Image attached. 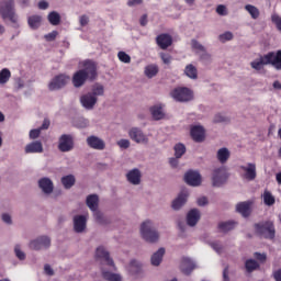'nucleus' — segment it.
<instances>
[{
  "mask_svg": "<svg viewBox=\"0 0 281 281\" xmlns=\"http://www.w3.org/2000/svg\"><path fill=\"white\" fill-rule=\"evenodd\" d=\"M268 65H271L276 70H281V49L269 52L250 64L251 68L257 71H260L263 66Z\"/></svg>",
  "mask_w": 281,
  "mask_h": 281,
  "instance_id": "1",
  "label": "nucleus"
},
{
  "mask_svg": "<svg viewBox=\"0 0 281 281\" xmlns=\"http://www.w3.org/2000/svg\"><path fill=\"white\" fill-rule=\"evenodd\" d=\"M0 16L3 21H10L14 30H19V15L16 9H14V0H2L0 1Z\"/></svg>",
  "mask_w": 281,
  "mask_h": 281,
  "instance_id": "2",
  "label": "nucleus"
},
{
  "mask_svg": "<svg viewBox=\"0 0 281 281\" xmlns=\"http://www.w3.org/2000/svg\"><path fill=\"white\" fill-rule=\"evenodd\" d=\"M140 236L146 243H159V231L153 221L147 220L140 224Z\"/></svg>",
  "mask_w": 281,
  "mask_h": 281,
  "instance_id": "3",
  "label": "nucleus"
},
{
  "mask_svg": "<svg viewBox=\"0 0 281 281\" xmlns=\"http://www.w3.org/2000/svg\"><path fill=\"white\" fill-rule=\"evenodd\" d=\"M255 231L258 236L266 239H273L276 235L274 225L271 221L256 223Z\"/></svg>",
  "mask_w": 281,
  "mask_h": 281,
  "instance_id": "4",
  "label": "nucleus"
},
{
  "mask_svg": "<svg viewBox=\"0 0 281 281\" xmlns=\"http://www.w3.org/2000/svg\"><path fill=\"white\" fill-rule=\"evenodd\" d=\"M94 258L97 262H100V265H102V267H104L105 265L106 267H110L112 271H115V262L113 261V258H111L109 250H106L104 246H99L95 249Z\"/></svg>",
  "mask_w": 281,
  "mask_h": 281,
  "instance_id": "5",
  "label": "nucleus"
},
{
  "mask_svg": "<svg viewBox=\"0 0 281 281\" xmlns=\"http://www.w3.org/2000/svg\"><path fill=\"white\" fill-rule=\"evenodd\" d=\"M52 247V238L47 235H42L32 239L29 243V248L33 251H45Z\"/></svg>",
  "mask_w": 281,
  "mask_h": 281,
  "instance_id": "6",
  "label": "nucleus"
},
{
  "mask_svg": "<svg viewBox=\"0 0 281 281\" xmlns=\"http://www.w3.org/2000/svg\"><path fill=\"white\" fill-rule=\"evenodd\" d=\"M81 65L83 68L80 70L83 71L90 82H93L98 78V64L91 59H86Z\"/></svg>",
  "mask_w": 281,
  "mask_h": 281,
  "instance_id": "7",
  "label": "nucleus"
},
{
  "mask_svg": "<svg viewBox=\"0 0 281 281\" xmlns=\"http://www.w3.org/2000/svg\"><path fill=\"white\" fill-rule=\"evenodd\" d=\"M227 170L225 169V167H220L214 169L213 171V176H212V183L213 187L220 188L223 184H225V182H227Z\"/></svg>",
  "mask_w": 281,
  "mask_h": 281,
  "instance_id": "8",
  "label": "nucleus"
},
{
  "mask_svg": "<svg viewBox=\"0 0 281 281\" xmlns=\"http://www.w3.org/2000/svg\"><path fill=\"white\" fill-rule=\"evenodd\" d=\"M127 273L134 278H144V263L137 259H132L126 267Z\"/></svg>",
  "mask_w": 281,
  "mask_h": 281,
  "instance_id": "9",
  "label": "nucleus"
},
{
  "mask_svg": "<svg viewBox=\"0 0 281 281\" xmlns=\"http://www.w3.org/2000/svg\"><path fill=\"white\" fill-rule=\"evenodd\" d=\"M67 82H69V76L63 74L57 75L48 83V89L50 91H59V89L67 87Z\"/></svg>",
  "mask_w": 281,
  "mask_h": 281,
  "instance_id": "10",
  "label": "nucleus"
},
{
  "mask_svg": "<svg viewBox=\"0 0 281 281\" xmlns=\"http://www.w3.org/2000/svg\"><path fill=\"white\" fill-rule=\"evenodd\" d=\"M58 150L60 153H69L74 150V136L70 134H63L58 140Z\"/></svg>",
  "mask_w": 281,
  "mask_h": 281,
  "instance_id": "11",
  "label": "nucleus"
},
{
  "mask_svg": "<svg viewBox=\"0 0 281 281\" xmlns=\"http://www.w3.org/2000/svg\"><path fill=\"white\" fill-rule=\"evenodd\" d=\"M128 135L136 144H148V136L139 127H132Z\"/></svg>",
  "mask_w": 281,
  "mask_h": 281,
  "instance_id": "12",
  "label": "nucleus"
},
{
  "mask_svg": "<svg viewBox=\"0 0 281 281\" xmlns=\"http://www.w3.org/2000/svg\"><path fill=\"white\" fill-rule=\"evenodd\" d=\"M86 143L89 148H92V150H104V148H106V143L104 139L95 135L88 136Z\"/></svg>",
  "mask_w": 281,
  "mask_h": 281,
  "instance_id": "13",
  "label": "nucleus"
},
{
  "mask_svg": "<svg viewBox=\"0 0 281 281\" xmlns=\"http://www.w3.org/2000/svg\"><path fill=\"white\" fill-rule=\"evenodd\" d=\"M194 99V92L188 87L177 88V101L178 102H190Z\"/></svg>",
  "mask_w": 281,
  "mask_h": 281,
  "instance_id": "14",
  "label": "nucleus"
},
{
  "mask_svg": "<svg viewBox=\"0 0 281 281\" xmlns=\"http://www.w3.org/2000/svg\"><path fill=\"white\" fill-rule=\"evenodd\" d=\"M74 232L83 234L87 229V215H75L72 218Z\"/></svg>",
  "mask_w": 281,
  "mask_h": 281,
  "instance_id": "15",
  "label": "nucleus"
},
{
  "mask_svg": "<svg viewBox=\"0 0 281 281\" xmlns=\"http://www.w3.org/2000/svg\"><path fill=\"white\" fill-rule=\"evenodd\" d=\"M80 104L86 111H93L98 104V98H94L88 92L80 97Z\"/></svg>",
  "mask_w": 281,
  "mask_h": 281,
  "instance_id": "16",
  "label": "nucleus"
},
{
  "mask_svg": "<svg viewBox=\"0 0 281 281\" xmlns=\"http://www.w3.org/2000/svg\"><path fill=\"white\" fill-rule=\"evenodd\" d=\"M184 181L191 187H199L201 186V173H199V171L189 170L184 175Z\"/></svg>",
  "mask_w": 281,
  "mask_h": 281,
  "instance_id": "17",
  "label": "nucleus"
},
{
  "mask_svg": "<svg viewBox=\"0 0 281 281\" xmlns=\"http://www.w3.org/2000/svg\"><path fill=\"white\" fill-rule=\"evenodd\" d=\"M240 170H243L244 179L247 181H254L257 178V170H256V164L255 162H248L247 166L241 165Z\"/></svg>",
  "mask_w": 281,
  "mask_h": 281,
  "instance_id": "18",
  "label": "nucleus"
},
{
  "mask_svg": "<svg viewBox=\"0 0 281 281\" xmlns=\"http://www.w3.org/2000/svg\"><path fill=\"white\" fill-rule=\"evenodd\" d=\"M191 137L195 143L205 142V128L201 125H194L191 127Z\"/></svg>",
  "mask_w": 281,
  "mask_h": 281,
  "instance_id": "19",
  "label": "nucleus"
},
{
  "mask_svg": "<svg viewBox=\"0 0 281 281\" xmlns=\"http://www.w3.org/2000/svg\"><path fill=\"white\" fill-rule=\"evenodd\" d=\"M156 45L160 47V49H168L172 45V36L168 33L159 34L156 37Z\"/></svg>",
  "mask_w": 281,
  "mask_h": 281,
  "instance_id": "20",
  "label": "nucleus"
},
{
  "mask_svg": "<svg viewBox=\"0 0 281 281\" xmlns=\"http://www.w3.org/2000/svg\"><path fill=\"white\" fill-rule=\"evenodd\" d=\"M87 80H89V77L85 74V70H78L72 76V85L76 89L85 87Z\"/></svg>",
  "mask_w": 281,
  "mask_h": 281,
  "instance_id": "21",
  "label": "nucleus"
},
{
  "mask_svg": "<svg viewBox=\"0 0 281 281\" xmlns=\"http://www.w3.org/2000/svg\"><path fill=\"white\" fill-rule=\"evenodd\" d=\"M149 113L151 114L153 120L155 122H159V120H164L166 117V112H164V104L157 103L149 108Z\"/></svg>",
  "mask_w": 281,
  "mask_h": 281,
  "instance_id": "22",
  "label": "nucleus"
},
{
  "mask_svg": "<svg viewBox=\"0 0 281 281\" xmlns=\"http://www.w3.org/2000/svg\"><path fill=\"white\" fill-rule=\"evenodd\" d=\"M196 268V265H194V261L190 258H182L180 263V270L184 276H190L192 271Z\"/></svg>",
  "mask_w": 281,
  "mask_h": 281,
  "instance_id": "23",
  "label": "nucleus"
},
{
  "mask_svg": "<svg viewBox=\"0 0 281 281\" xmlns=\"http://www.w3.org/2000/svg\"><path fill=\"white\" fill-rule=\"evenodd\" d=\"M126 179L132 186H139L142 183V171L134 168L126 173Z\"/></svg>",
  "mask_w": 281,
  "mask_h": 281,
  "instance_id": "24",
  "label": "nucleus"
},
{
  "mask_svg": "<svg viewBox=\"0 0 281 281\" xmlns=\"http://www.w3.org/2000/svg\"><path fill=\"white\" fill-rule=\"evenodd\" d=\"M38 188L44 194H52L54 192V182L52 179L44 177L38 180Z\"/></svg>",
  "mask_w": 281,
  "mask_h": 281,
  "instance_id": "25",
  "label": "nucleus"
},
{
  "mask_svg": "<svg viewBox=\"0 0 281 281\" xmlns=\"http://www.w3.org/2000/svg\"><path fill=\"white\" fill-rule=\"evenodd\" d=\"M201 220V211L199 209H191L187 214V224L190 227L196 226L199 221Z\"/></svg>",
  "mask_w": 281,
  "mask_h": 281,
  "instance_id": "26",
  "label": "nucleus"
},
{
  "mask_svg": "<svg viewBox=\"0 0 281 281\" xmlns=\"http://www.w3.org/2000/svg\"><path fill=\"white\" fill-rule=\"evenodd\" d=\"M43 150V143L41 140H34L27 144L24 148L26 155L41 154Z\"/></svg>",
  "mask_w": 281,
  "mask_h": 281,
  "instance_id": "27",
  "label": "nucleus"
},
{
  "mask_svg": "<svg viewBox=\"0 0 281 281\" xmlns=\"http://www.w3.org/2000/svg\"><path fill=\"white\" fill-rule=\"evenodd\" d=\"M164 256H166V248L160 247L157 251H155L150 257V262L153 267H159L164 261Z\"/></svg>",
  "mask_w": 281,
  "mask_h": 281,
  "instance_id": "28",
  "label": "nucleus"
},
{
  "mask_svg": "<svg viewBox=\"0 0 281 281\" xmlns=\"http://www.w3.org/2000/svg\"><path fill=\"white\" fill-rule=\"evenodd\" d=\"M236 210L244 217H249V215L251 214V202H239L236 206Z\"/></svg>",
  "mask_w": 281,
  "mask_h": 281,
  "instance_id": "29",
  "label": "nucleus"
},
{
  "mask_svg": "<svg viewBox=\"0 0 281 281\" xmlns=\"http://www.w3.org/2000/svg\"><path fill=\"white\" fill-rule=\"evenodd\" d=\"M100 203V198L98 194H90L86 199V205L91 210V212H95L98 210V205Z\"/></svg>",
  "mask_w": 281,
  "mask_h": 281,
  "instance_id": "30",
  "label": "nucleus"
},
{
  "mask_svg": "<svg viewBox=\"0 0 281 281\" xmlns=\"http://www.w3.org/2000/svg\"><path fill=\"white\" fill-rule=\"evenodd\" d=\"M101 274L102 278L106 281H122V276L119 273H113L109 270H106V268L101 267Z\"/></svg>",
  "mask_w": 281,
  "mask_h": 281,
  "instance_id": "31",
  "label": "nucleus"
},
{
  "mask_svg": "<svg viewBox=\"0 0 281 281\" xmlns=\"http://www.w3.org/2000/svg\"><path fill=\"white\" fill-rule=\"evenodd\" d=\"M61 186H64L65 190H71L76 186V176L68 175L61 177Z\"/></svg>",
  "mask_w": 281,
  "mask_h": 281,
  "instance_id": "32",
  "label": "nucleus"
},
{
  "mask_svg": "<svg viewBox=\"0 0 281 281\" xmlns=\"http://www.w3.org/2000/svg\"><path fill=\"white\" fill-rule=\"evenodd\" d=\"M42 22L43 16L41 15H31L27 18L29 27H31V30H38Z\"/></svg>",
  "mask_w": 281,
  "mask_h": 281,
  "instance_id": "33",
  "label": "nucleus"
},
{
  "mask_svg": "<svg viewBox=\"0 0 281 281\" xmlns=\"http://www.w3.org/2000/svg\"><path fill=\"white\" fill-rule=\"evenodd\" d=\"M184 75L192 80H196L199 78V70L194 65L189 64L184 68Z\"/></svg>",
  "mask_w": 281,
  "mask_h": 281,
  "instance_id": "34",
  "label": "nucleus"
},
{
  "mask_svg": "<svg viewBox=\"0 0 281 281\" xmlns=\"http://www.w3.org/2000/svg\"><path fill=\"white\" fill-rule=\"evenodd\" d=\"M229 149L227 147H222L217 150V160L223 165L229 160Z\"/></svg>",
  "mask_w": 281,
  "mask_h": 281,
  "instance_id": "35",
  "label": "nucleus"
},
{
  "mask_svg": "<svg viewBox=\"0 0 281 281\" xmlns=\"http://www.w3.org/2000/svg\"><path fill=\"white\" fill-rule=\"evenodd\" d=\"M72 126L75 128H89V119H85L83 116H79L72 121Z\"/></svg>",
  "mask_w": 281,
  "mask_h": 281,
  "instance_id": "36",
  "label": "nucleus"
},
{
  "mask_svg": "<svg viewBox=\"0 0 281 281\" xmlns=\"http://www.w3.org/2000/svg\"><path fill=\"white\" fill-rule=\"evenodd\" d=\"M88 93L92 95V98L104 95V86H102V83H94L91 88V91Z\"/></svg>",
  "mask_w": 281,
  "mask_h": 281,
  "instance_id": "37",
  "label": "nucleus"
},
{
  "mask_svg": "<svg viewBox=\"0 0 281 281\" xmlns=\"http://www.w3.org/2000/svg\"><path fill=\"white\" fill-rule=\"evenodd\" d=\"M235 227H236V222H234V221L221 222L218 224V229L222 233H228L229 231L234 229Z\"/></svg>",
  "mask_w": 281,
  "mask_h": 281,
  "instance_id": "38",
  "label": "nucleus"
},
{
  "mask_svg": "<svg viewBox=\"0 0 281 281\" xmlns=\"http://www.w3.org/2000/svg\"><path fill=\"white\" fill-rule=\"evenodd\" d=\"M245 11L249 13L252 20H258L260 16V11L257 7L252 4H246Z\"/></svg>",
  "mask_w": 281,
  "mask_h": 281,
  "instance_id": "39",
  "label": "nucleus"
},
{
  "mask_svg": "<svg viewBox=\"0 0 281 281\" xmlns=\"http://www.w3.org/2000/svg\"><path fill=\"white\" fill-rule=\"evenodd\" d=\"M47 20L50 25H60V13L57 11H52L47 15Z\"/></svg>",
  "mask_w": 281,
  "mask_h": 281,
  "instance_id": "40",
  "label": "nucleus"
},
{
  "mask_svg": "<svg viewBox=\"0 0 281 281\" xmlns=\"http://www.w3.org/2000/svg\"><path fill=\"white\" fill-rule=\"evenodd\" d=\"M188 202V191L182 190L177 198V209H181Z\"/></svg>",
  "mask_w": 281,
  "mask_h": 281,
  "instance_id": "41",
  "label": "nucleus"
},
{
  "mask_svg": "<svg viewBox=\"0 0 281 281\" xmlns=\"http://www.w3.org/2000/svg\"><path fill=\"white\" fill-rule=\"evenodd\" d=\"M10 78H12V72H10V69L3 68L0 70V85H7Z\"/></svg>",
  "mask_w": 281,
  "mask_h": 281,
  "instance_id": "42",
  "label": "nucleus"
},
{
  "mask_svg": "<svg viewBox=\"0 0 281 281\" xmlns=\"http://www.w3.org/2000/svg\"><path fill=\"white\" fill-rule=\"evenodd\" d=\"M157 74H159V68L156 65L145 67V76H147V78H155Z\"/></svg>",
  "mask_w": 281,
  "mask_h": 281,
  "instance_id": "43",
  "label": "nucleus"
},
{
  "mask_svg": "<svg viewBox=\"0 0 281 281\" xmlns=\"http://www.w3.org/2000/svg\"><path fill=\"white\" fill-rule=\"evenodd\" d=\"M92 212H93L94 221H97L99 223V225H108L109 220H106V217H104V214H102V212L98 211V209Z\"/></svg>",
  "mask_w": 281,
  "mask_h": 281,
  "instance_id": "44",
  "label": "nucleus"
},
{
  "mask_svg": "<svg viewBox=\"0 0 281 281\" xmlns=\"http://www.w3.org/2000/svg\"><path fill=\"white\" fill-rule=\"evenodd\" d=\"M246 271L251 273L252 271L259 269V263L255 259H248L245 263Z\"/></svg>",
  "mask_w": 281,
  "mask_h": 281,
  "instance_id": "45",
  "label": "nucleus"
},
{
  "mask_svg": "<svg viewBox=\"0 0 281 281\" xmlns=\"http://www.w3.org/2000/svg\"><path fill=\"white\" fill-rule=\"evenodd\" d=\"M263 203L267 205V206H272L274 203H276V199L274 196L271 194L270 191H265L263 192Z\"/></svg>",
  "mask_w": 281,
  "mask_h": 281,
  "instance_id": "46",
  "label": "nucleus"
},
{
  "mask_svg": "<svg viewBox=\"0 0 281 281\" xmlns=\"http://www.w3.org/2000/svg\"><path fill=\"white\" fill-rule=\"evenodd\" d=\"M271 22L276 25L277 30L281 33V16L277 13L271 15Z\"/></svg>",
  "mask_w": 281,
  "mask_h": 281,
  "instance_id": "47",
  "label": "nucleus"
},
{
  "mask_svg": "<svg viewBox=\"0 0 281 281\" xmlns=\"http://www.w3.org/2000/svg\"><path fill=\"white\" fill-rule=\"evenodd\" d=\"M14 254H15L16 258L20 259V260H25V258H26L23 250H21V245H19V244H16L14 246Z\"/></svg>",
  "mask_w": 281,
  "mask_h": 281,
  "instance_id": "48",
  "label": "nucleus"
},
{
  "mask_svg": "<svg viewBox=\"0 0 281 281\" xmlns=\"http://www.w3.org/2000/svg\"><path fill=\"white\" fill-rule=\"evenodd\" d=\"M119 60H121V63H125L128 64L131 63V55L126 54L125 52H119L117 54Z\"/></svg>",
  "mask_w": 281,
  "mask_h": 281,
  "instance_id": "49",
  "label": "nucleus"
},
{
  "mask_svg": "<svg viewBox=\"0 0 281 281\" xmlns=\"http://www.w3.org/2000/svg\"><path fill=\"white\" fill-rule=\"evenodd\" d=\"M234 40V34L232 32H225L220 35V42L225 43Z\"/></svg>",
  "mask_w": 281,
  "mask_h": 281,
  "instance_id": "50",
  "label": "nucleus"
},
{
  "mask_svg": "<svg viewBox=\"0 0 281 281\" xmlns=\"http://www.w3.org/2000/svg\"><path fill=\"white\" fill-rule=\"evenodd\" d=\"M214 123H227L229 122V119L221 113L215 114L214 119H213Z\"/></svg>",
  "mask_w": 281,
  "mask_h": 281,
  "instance_id": "51",
  "label": "nucleus"
},
{
  "mask_svg": "<svg viewBox=\"0 0 281 281\" xmlns=\"http://www.w3.org/2000/svg\"><path fill=\"white\" fill-rule=\"evenodd\" d=\"M186 155V145L178 143L177 144V159L183 157Z\"/></svg>",
  "mask_w": 281,
  "mask_h": 281,
  "instance_id": "52",
  "label": "nucleus"
},
{
  "mask_svg": "<svg viewBox=\"0 0 281 281\" xmlns=\"http://www.w3.org/2000/svg\"><path fill=\"white\" fill-rule=\"evenodd\" d=\"M56 36H58V31H52L50 33L44 35V38L47 41V43H52V41H56Z\"/></svg>",
  "mask_w": 281,
  "mask_h": 281,
  "instance_id": "53",
  "label": "nucleus"
},
{
  "mask_svg": "<svg viewBox=\"0 0 281 281\" xmlns=\"http://www.w3.org/2000/svg\"><path fill=\"white\" fill-rule=\"evenodd\" d=\"M192 48L202 53H205V46H203L199 41L192 40Z\"/></svg>",
  "mask_w": 281,
  "mask_h": 281,
  "instance_id": "54",
  "label": "nucleus"
},
{
  "mask_svg": "<svg viewBox=\"0 0 281 281\" xmlns=\"http://www.w3.org/2000/svg\"><path fill=\"white\" fill-rule=\"evenodd\" d=\"M216 13L221 16H227V7H225V4H218L216 8Z\"/></svg>",
  "mask_w": 281,
  "mask_h": 281,
  "instance_id": "55",
  "label": "nucleus"
},
{
  "mask_svg": "<svg viewBox=\"0 0 281 281\" xmlns=\"http://www.w3.org/2000/svg\"><path fill=\"white\" fill-rule=\"evenodd\" d=\"M29 137L30 139H38L41 137V128L31 130Z\"/></svg>",
  "mask_w": 281,
  "mask_h": 281,
  "instance_id": "56",
  "label": "nucleus"
},
{
  "mask_svg": "<svg viewBox=\"0 0 281 281\" xmlns=\"http://www.w3.org/2000/svg\"><path fill=\"white\" fill-rule=\"evenodd\" d=\"M160 58L165 65H170L172 57L169 54L160 53Z\"/></svg>",
  "mask_w": 281,
  "mask_h": 281,
  "instance_id": "57",
  "label": "nucleus"
},
{
  "mask_svg": "<svg viewBox=\"0 0 281 281\" xmlns=\"http://www.w3.org/2000/svg\"><path fill=\"white\" fill-rule=\"evenodd\" d=\"M117 146H120V148H124V149H126V148H131V140H128V139H120L119 142H117Z\"/></svg>",
  "mask_w": 281,
  "mask_h": 281,
  "instance_id": "58",
  "label": "nucleus"
},
{
  "mask_svg": "<svg viewBox=\"0 0 281 281\" xmlns=\"http://www.w3.org/2000/svg\"><path fill=\"white\" fill-rule=\"evenodd\" d=\"M1 218L5 225H12V215L10 213H2Z\"/></svg>",
  "mask_w": 281,
  "mask_h": 281,
  "instance_id": "59",
  "label": "nucleus"
},
{
  "mask_svg": "<svg viewBox=\"0 0 281 281\" xmlns=\"http://www.w3.org/2000/svg\"><path fill=\"white\" fill-rule=\"evenodd\" d=\"M79 23L81 27H86V25H89V18L87 14L80 15Z\"/></svg>",
  "mask_w": 281,
  "mask_h": 281,
  "instance_id": "60",
  "label": "nucleus"
},
{
  "mask_svg": "<svg viewBox=\"0 0 281 281\" xmlns=\"http://www.w3.org/2000/svg\"><path fill=\"white\" fill-rule=\"evenodd\" d=\"M144 3V0H128L127 5L128 8H135L136 5H142Z\"/></svg>",
  "mask_w": 281,
  "mask_h": 281,
  "instance_id": "61",
  "label": "nucleus"
},
{
  "mask_svg": "<svg viewBox=\"0 0 281 281\" xmlns=\"http://www.w3.org/2000/svg\"><path fill=\"white\" fill-rule=\"evenodd\" d=\"M38 10H47L49 8V2L41 0L37 4Z\"/></svg>",
  "mask_w": 281,
  "mask_h": 281,
  "instance_id": "62",
  "label": "nucleus"
},
{
  "mask_svg": "<svg viewBox=\"0 0 281 281\" xmlns=\"http://www.w3.org/2000/svg\"><path fill=\"white\" fill-rule=\"evenodd\" d=\"M254 257L260 261V262H265L267 259V255L266 254H260V252H255Z\"/></svg>",
  "mask_w": 281,
  "mask_h": 281,
  "instance_id": "63",
  "label": "nucleus"
},
{
  "mask_svg": "<svg viewBox=\"0 0 281 281\" xmlns=\"http://www.w3.org/2000/svg\"><path fill=\"white\" fill-rule=\"evenodd\" d=\"M273 278L276 281H281V268L273 272Z\"/></svg>",
  "mask_w": 281,
  "mask_h": 281,
  "instance_id": "64",
  "label": "nucleus"
}]
</instances>
